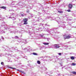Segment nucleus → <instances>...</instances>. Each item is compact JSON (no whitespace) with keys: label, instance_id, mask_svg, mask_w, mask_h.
<instances>
[{"label":"nucleus","instance_id":"46","mask_svg":"<svg viewBox=\"0 0 76 76\" xmlns=\"http://www.w3.org/2000/svg\"><path fill=\"white\" fill-rule=\"evenodd\" d=\"M1 38L2 39H4V38L3 37L1 36Z\"/></svg>","mask_w":76,"mask_h":76},{"label":"nucleus","instance_id":"31","mask_svg":"<svg viewBox=\"0 0 76 76\" xmlns=\"http://www.w3.org/2000/svg\"><path fill=\"white\" fill-rule=\"evenodd\" d=\"M22 31H18L17 32H19V33H22Z\"/></svg>","mask_w":76,"mask_h":76},{"label":"nucleus","instance_id":"59","mask_svg":"<svg viewBox=\"0 0 76 76\" xmlns=\"http://www.w3.org/2000/svg\"><path fill=\"white\" fill-rule=\"evenodd\" d=\"M53 32V33L55 32V33H57V32H55L54 31Z\"/></svg>","mask_w":76,"mask_h":76},{"label":"nucleus","instance_id":"48","mask_svg":"<svg viewBox=\"0 0 76 76\" xmlns=\"http://www.w3.org/2000/svg\"><path fill=\"white\" fill-rule=\"evenodd\" d=\"M9 11L10 12H11V11H13V10H9Z\"/></svg>","mask_w":76,"mask_h":76},{"label":"nucleus","instance_id":"43","mask_svg":"<svg viewBox=\"0 0 76 76\" xmlns=\"http://www.w3.org/2000/svg\"><path fill=\"white\" fill-rule=\"evenodd\" d=\"M23 50H26L27 49V48H25L24 49H23Z\"/></svg>","mask_w":76,"mask_h":76},{"label":"nucleus","instance_id":"26","mask_svg":"<svg viewBox=\"0 0 76 76\" xmlns=\"http://www.w3.org/2000/svg\"><path fill=\"white\" fill-rule=\"evenodd\" d=\"M32 54L33 55H35V56H36L37 54V53H32Z\"/></svg>","mask_w":76,"mask_h":76},{"label":"nucleus","instance_id":"63","mask_svg":"<svg viewBox=\"0 0 76 76\" xmlns=\"http://www.w3.org/2000/svg\"><path fill=\"white\" fill-rule=\"evenodd\" d=\"M34 12H36V10H34Z\"/></svg>","mask_w":76,"mask_h":76},{"label":"nucleus","instance_id":"8","mask_svg":"<svg viewBox=\"0 0 76 76\" xmlns=\"http://www.w3.org/2000/svg\"><path fill=\"white\" fill-rule=\"evenodd\" d=\"M68 7L69 9H72V7H73V5H72L71 4H69Z\"/></svg>","mask_w":76,"mask_h":76},{"label":"nucleus","instance_id":"23","mask_svg":"<svg viewBox=\"0 0 76 76\" xmlns=\"http://www.w3.org/2000/svg\"><path fill=\"white\" fill-rule=\"evenodd\" d=\"M38 16H39V15H37L36 16V17H35V18H38V19H41V18H40V17H38Z\"/></svg>","mask_w":76,"mask_h":76},{"label":"nucleus","instance_id":"47","mask_svg":"<svg viewBox=\"0 0 76 76\" xmlns=\"http://www.w3.org/2000/svg\"><path fill=\"white\" fill-rule=\"evenodd\" d=\"M15 51H20V50H15Z\"/></svg>","mask_w":76,"mask_h":76},{"label":"nucleus","instance_id":"6","mask_svg":"<svg viewBox=\"0 0 76 76\" xmlns=\"http://www.w3.org/2000/svg\"><path fill=\"white\" fill-rule=\"evenodd\" d=\"M53 47H54V48L57 49L60 47V46L58 44H55L53 45Z\"/></svg>","mask_w":76,"mask_h":76},{"label":"nucleus","instance_id":"14","mask_svg":"<svg viewBox=\"0 0 76 76\" xmlns=\"http://www.w3.org/2000/svg\"><path fill=\"white\" fill-rule=\"evenodd\" d=\"M1 9H6V7L4 6L1 7Z\"/></svg>","mask_w":76,"mask_h":76},{"label":"nucleus","instance_id":"7","mask_svg":"<svg viewBox=\"0 0 76 76\" xmlns=\"http://www.w3.org/2000/svg\"><path fill=\"white\" fill-rule=\"evenodd\" d=\"M20 15L21 16H22V17H23V16H26V14H24V13H23L22 12H20Z\"/></svg>","mask_w":76,"mask_h":76},{"label":"nucleus","instance_id":"21","mask_svg":"<svg viewBox=\"0 0 76 76\" xmlns=\"http://www.w3.org/2000/svg\"><path fill=\"white\" fill-rule=\"evenodd\" d=\"M72 73H73L74 75H76V72H72Z\"/></svg>","mask_w":76,"mask_h":76},{"label":"nucleus","instance_id":"53","mask_svg":"<svg viewBox=\"0 0 76 76\" xmlns=\"http://www.w3.org/2000/svg\"><path fill=\"white\" fill-rule=\"evenodd\" d=\"M46 30H49L48 28H46Z\"/></svg>","mask_w":76,"mask_h":76},{"label":"nucleus","instance_id":"1","mask_svg":"<svg viewBox=\"0 0 76 76\" xmlns=\"http://www.w3.org/2000/svg\"><path fill=\"white\" fill-rule=\"evenodd\" d=\"M19 6H25V4L22 2H19V3H18L17 4V5H16L15 7H18Z\"/></svg>","mask_w":76,"mask_h":76},{"label":"nucleus","instance_id":"16","mask_svg":"<svg viewBox=\"0 0 76 76\" xmlns=\"http://www.w3.org/2000/svg\"><path fill=\"white\" fill-rule=\"evenodd\" d=\"M59 17H56L55 18V19H56V21H58V20L59 19Z\"/></svg>","mask_w":76,"mask_h":76},{"label":"nucleus","instance_id":"45","mask_svg":"<svg viewBox=\"0 0 76 76\" xmlns=\"http://www.w3.org/2000/svg\"><path fill=\"white\" fill-rule=\"evenodd\" d=\"M68 20H69V21H71L72 20V19H68Z\"/></svg>","mask_w":76,"mask_h":76},{"label":"nucleus","instance_id":"39","mask_svg":"<svg viewBox=\"0 0 76 76\" xmlns=\"http://www.w3.org/2000/svg\"><path fill=\"white\" fill-rule=\"evenodd\" d=\"M46 39H48L47 41H49V39H50V38H47Z\"/></svg>","mask_w":76,"mask_h":76},{"label":"nucleus","instance_id":"55","mask_svg":"<svg viewBox=\"0 0 76 76\" xmlns=\"http://www.w3.org/2000/svg\"><path fill=\"white\" fill-rule=\"evenodd\" d=\"M40 14H41V13H40L39 12L38 13V15H40Z\"/></svg>","mask_w":76,"mask_h":76},{"label":"nucleus","instance_id":"64","mask_svg":"<svg viewBox=\"0 0 76 76\" xmlns=\"http://www.w3.org/2000/svg\"><path fill=\"white\" fill-rule=\"evenodd\" d=\"M28 66H30V65L29 64H28Z\"/></svg>","mask_w":76,"mask_h":76},{"label":"nucleus","instance_id":"56","mask_svg":"<svg viewBox=\"0 0 76 76\" xmlns=\"http://www.w3.org/2000/svg\"><path fill=\"white\" fill-rule=\"evenodd\" d=\"M30 8L31 9H32V7H30Z\"/></svg>","mask_w":76,"mask_h":76},{"label":"nucleus","instance_id":"9","mask_svg":"<svg viewBox=\"0 0 76 76\" xmlns=\"http://www.w3.org/2000/svg\"><path fill=\"white\" fill-rule=\"evenodd\" d=\"M11 27L10 26H7L6 27L5 29L7 30H10V29Z\"/></svg>","mask_w":76,"mask_h":76},{"label":"nucleus","instance_id":"19","mask_svg":"<svg viewBox=\"0 0 76 76\" xmlns=\"http://www.w3.org/2000/svg\"><path fill=\"white\" fill-rule=\"evenodd\" d=\"M14 38H15V39H19V38L18 36H15V37Z\"/></svg>","mask_w":76,"mask_h":76},{"label":"nucleus","instance_id":"61","mask_svg":"<svg viewBox=\"0 0 76 76\" xmlns=\"http://www.w3.org/2000/svg\"><path fill=\"white\" fill-rule=\"evenodd\" d=\"M9 39H11V38H9Z\"/></svg>","mask_w":76,"mask_h":76},{"label":"nucleus","instance_id":"33","mask_svg":"<svg viewBox=\"0 0 76 76\" xmlns=\"http://www.w3.org/2000/svg\"><path fill=\"white\" fill-rule=\"evenodd\" d=\"M47 38H46L45 37H42V39H47Z\"/></svg>","mask_w":76,"mask_h":76},{"label":"nucleus","instance_id":"51","mask_svg":"<svg viewBox=\"0 0 76 76\" xmlns=\"http://www.w3.org/2000/svg\"><path fill=\"white\" fill-rule=\"evenodd\" d=\"M73 54V53H70V54Z\"/></svg>","mask_w":76,"mask_h":76},{"label":"nucleus","instance_id":"34","mask_svg":"<svg viewBox=\"0 0 76 76\" xmlns=\"http://www.w3.org/2000/svg\"><path fill=\"white\" fill-rule=\"evenodd\" d=\"M21 73H23V74H25V73L24 72V71H22Z\"/></svg>","mask_w":76,"mask_h":76},{"label":"nucleus","instance_id":"24","mask_svg":"<svg viewBox=\"0 0 76 76\" xmlns=\"http://www.w3.org/2000/svg\"><path fill=\"white\" fill-rule=\"evenodd\" d=\"M11 33H14V34H16V33L17 32L16 31H11L10 32Z\"/></svg>","mask_w":76,"mask_h":76},{"label":"nucleus","instance_id":"44","mask_svg":"<svg viewBox=\"0 0 76 76\" xmlns=\"http://www.w3.org/2000/svg\"><path fill=\"white\" fill-rule=\"evenodd\" d=\"M7 61H8V62H10V59H8Z\"/></svg>","mask_w":76,"mask_h":76},{"label":"nucleus","instance_id":"10","mask_svg":"<svg viewBox=\"0 0 76 76\" xmlns=\"http://www.w3.org/2000/svg\"><path fill=\"white\" fill-rule=\"evenodd\" d=\"M57 29H58V27L56 28H52L50 29V31H55Z\"/></svg>","mask_w":76,"mask_h":76},{"label":"nucleus","instance_id":"50","mask_svg":"<svg viewBox=\"0 0 76 76\" xmlns=\"http://www.w3.org/2000/svg\"><path fill=\"white\" fill-rule=\"evenodd\" d=\"M24 58H26H26H27V57L26 56H25V57H24Z\"/></svg>","mask_w":76,"mask_h":76},{"label":"nucleus","instance_id":"15","mask_svg":"<svg viewBox=\"0 0 76 76\" xmlns=\"http://www.w3.org/2000/svg\"><path fill=\"white\" fill-rule=\"evenodd\" d=\"M70 58L71 60H74L75 59V57L71 56L70 57Z\"/></svg>","mask_w":76,"mask_h":76},{"label":"nucleus","instance_id":"60","mask_svg":"<svg viewBox=\"0 0 76 76\" xmlns=\"http://www.w3.org/2000/svg\"><path fill=\"white\" fill-rule=\"evenodd\" d=\"M60 22L61 23H63V22Z\"/></svg>","mask_w":76,"mask_h":76},{"label":"nucleus","instance_id":"42","mask_svg":"<svg viewBox=\"0 0 76 76\" xmlns=\"http://www.w3.org/2000/svg\"><path fill=\"white\" fill-rule=\"evenodd\" d=\"M4 63H3V62H1V64L2 65H3V64Z\"/></svg>","mask_w":76,"mask_h":76},{"label":"nucleus","instance_id":"22","mask_svg":"<svg viewBox=\"0 0 76 76\" xmlns=\"http://www.w3.org/2000/svg\"><path fill=\"white\" fill-rule=\"evenodd\" d=\"M30 37H31V38H34V35H33V34H32L30 35Z\"/></svg>","mask_w":76,"mask_h":76},{"label":"nucleus","instance_id":"62","mask_svg":"<svg viewBox=\"0 0 76 76\" xmlns=\"http://www.w3.org/2000/svg\"><path fill=\"white\" fill-rule=\"evenodd\" d=\"M34 25H37V24H34Z\"/></svg>","mask_w":76,"mask_h":76},{"label":"nucleus","instance_id":"27","mask_svg":"<svg viewBox=\"0 0 76 76\" xmlns=\"http://www.w3.org/2000/svg\"><path fill=\"white\" fill-rule=\"evenodd\" d=\"M59 13H63V11H58Z\"/></svg>","mask_w":76,"mask_h":76},{"label":"nucleus","instance_id":"13","mask_svg":"<svg viewBox=\"0 0 76 76\" xmlns=\"http://www.w3.org/2000/svg\"><path fill=\"white\" fill-rule=\"evenodd\" d=\"M15 49L14 48H10V51L11 52H13V50Z\"/></svg>","mask_w":76,"mask_h":76},{"label":"nucleus","instance_id":"58","mask_svg":"<svg viewBox=\"0 0 76 76\" xmlns=\"http://www.w3.org/2000/svg\"><path fill=\"white\" fill-rule=\"evenodd\" d=\"M60 64V65H61V66H62V64Z\"/></svg>","mask_w":76,"mask_h":76},{"label":"nucleus","instance_id":"41","mask_svg":"<svg viewBox=\"0 0 76 76\" xmlns=\"http://www.w3.org/2000/svg\"><path fill=\"white\" fill-rule=\"evenodd\" d=\"M11 28H15V26H11Z\"/></svg>","mask_w":76,"mask_h":76},{"label":"nucleus","instance_id":"4","mask_svg":"<svg viewBox=\"0 0 76 76\" xmlns=\"http://www.w3.org/2000/svg\"><path fill=\"white\" fill-rule=\"evenodd\" d=\"M20 41L21 42H24V44H26L28 43V42H27L26 40L23 39H20Z\"/></svg>","mask_w":76,"mask_h":76},{"label":"nucleus","instance_id":"32","mask_svg":"<svg viewBox=\"0 0 76 76\" xmlns=\"http://www.w3.org/2000/svg\"><path fill=\"white\" fill-rule=\"evenodd\" d=\"M50 72H47L46 73L48 75H50Z\"/></svg>","mask_w":76,"mask_h":76},{"label":"nucleus","instance_id":"52","mask_svg":"<svg viewBox=\"0 0 76 76\" xmlns=\"http://www.w3.org/2000/svg\"><path fill=\"white\" fill-rule=\"evenodd\" d=\"M19 72H20V73H21V72H22V71L20 70Z\"/></svg>","mask_w":76,"mask_h":76},{"label":"nucleus","instance_id":"40","mask_svg":"<svg viewBox=\"0 0 76 76\" xmlns=\"http://www.w3.org/2000/svg\"><path fill=\"white\" fill-rule=\"evenodd\" d=\"M42 10L43 12H45V11H46V10Z\"/></svg>","mask_w":76,"mask_h":76},{"label":"nucleus","instance_id":"5","mask_svg":"<svg viewBox=\"0 0 76 76\" xmlns=\"http://www.w3.org/2000/svg\"><path fill=\"white\" fill-rule=\"evenodd\" d=\"M23 21L24 22V23H23V24H24V25L28 24V23L27 22V21H28V19L26 18H24Z\"/></svg>","mask_w":76,"mask_h":76},{"label":"nucleus","instance_id":"37","mask_svg":"<svg viewBox=\"0 0 76 76\" xmlns=\"http://www.w3.org/2000/svg\"><path fill=\"white\" fill-rule=\"evenodd\" d=\"M67 11L68 12H70V9L68 10H67Z\"/></svg>","mask_w":76,"mask_h":76},{"label":"nucleus","instance_id":"20","mask_svg":"<svg viewBox=\"0 0 76 76\" xmlns=\"http://www.w3.org/2000/svg\"><path fill=\"white\" fill-rule=\"evenodd\" d=\"M44 25H45V28L46 27H47V26H50V25H48L47 24H45Z\"/></svg>","mask_w":76,"mask_h":76},{"label":"nucleus","instance_id":"17","mask_svg":"<svg viewBox=\"0 0 76 76\" xmlns=\"http://www.w3.org/2000/svg\"><path fill=\"white\" fill-rule=\"evenodd\" d=\"M43 44H44V45H48L49 44V43L45 42L43 43Z\"/></svg>","mask_w":76,"mask_h":76},{"label":"nucleus","instance_id":"38","mask_svg":"<svg viewBox=\"0 0 76 76\" xmlns=\"http://www.w3.org/2000/svg\"><path fill=\"white\" fill-rule=\"evenodd\" d=\"M58 55H61V53H58Z\"/></svg>","mask_w":76,"mask_h":76},{"label":"nucleus","instance_id":"29","mask_svg":"<svg viewBox=\"0 0 76 76\" xmlns=\"http://www.w3.org/2000/svg\"><path fill=\"white\" fill-rule=\"evenodd\" d=\"M38 35L40 37H43V35H42V34H39Z\"/></svg>","mask_w":76,"mask_h":76},{"label":"nucleus","instance_id":"3","mask_svg":"<svg viewBox=\"0 0 76 76\" xmlns=\"http://www.w3.org/2000/svg\"><path fill=\"white\" fill-rule=\"evenodd\" d=\"M70 38V36L69 35H64V39H69V38Z\"/></svg>","mask_w":76,"mask_h":76},{"label":"nucleus","instance_id":"30","mask_svg":"<svg viewBox=\"0 0 76 76\" xmlns=\"http://www.w3.org/2000/svg\"><path fill=\"white\" fill-rule=\"evenodd\" d=\"M12 19H13V20H15L16 18H15L14 17H12Z\"/></svg>","mask_w":76,"mask_h":76},{"label":"nucleus","instance_id":"49","mask_svg":"<svg viewBox=\"0 0 76 76\" xmlns=\"http://www.w3.org/2000/svg\"><path fill=\"white\" fill-rule=\"evenodd\" d=\"M50 73H50V74H52L53 73V72H52V71H51V72H50Z\"/></svg>","mask_w":76,"mask_h":76},{"label":"nucleus","instance_id":"57","mask_svg":"<svg viewBox=\"0 0 76 76\" xmlns=\"http://www.w3.org/2000/svg\"><path fill=\"white\" fill-rule=\"evenodd\" d=\"M17 71H18V72H19V71H20V70H19V69H17Z\"/></svg>","mask_w":76,"mask_h":76},{"label":"nucleus","instance_id":"36","mask_svg":"<svg viewBox=\"0 0 76 76\" xmlns=\"http://www.w3.org/2000/svg\"><path fill=\"white\" fill-rule=\"evenodd\" d=\"M43 48V47H40L39 48V49L40 50H41V49H42V48Z\"/></svg>","mask_w":76,"mask_h":76},{"label":"nucleus","instance_id":"35","mask_svg":"<svg viewBox=\"0 0 76 76\" xmlns=\"http://www.w3.org/2000/svg\"><path fill=\"white\" fill-rule=\"evenodd\" d=\"M63 26V25L61 24L59 26V27H62Z\"/></svg>","mask_w":76,"mask_h":76},{"label":"nucleus","instance_id":"11","mask_svg":"<svg viewBox=\"0 0 76 76\" xmlns=\"http://www.w3.org/2000/svg\"><path fill=\"white\" fill-rule=\"evenodd\" d=\"M54 60H55V62H56V61H58V62H59V61H60V58H57L55 59H54Z\"/></svg>","mask_w":76,"mask_h":76},{"label":"nucleus","instance_id":"54","mask_svg":"<svg viewBox=\"0 0 76 76\" xmlns=\"http://www.w3.org/2000/svg\"><path fill=\"white\" fill-rule=\"evenodd\" d=\"M9 18H12V17H9Z\"/></svg>","mask_w":76,"mask_h":76},{"label":"nucleus","instance_id":"25","mask_svg":"<svg viewBox=\"0 0 76 76\" xmlns=\"http://www.w3.org/2000/svg\"><path fill=\"white\" fill-rule=\"evenodd\" d=\"M76 65V64L72 63L71 64V66H75Z\"/></svg>","mask_w":76,"mask_h":76},{"label":"nucleus","instance_id":"18","mask_svg":"<svg viewBox=\"0 0 76 76\" xmlns=\"http://www.w3.org/2000/svg\"><path fill=\"white\" fill-rule=\"evenodd\" d=\"M37 64H41V62L39 61H37Z\"/></svg>","mask_w":76,"mask_h":76},{"label":"nucleus","instance_id":"12","mask_svg":"<svg viewBox=\"0 0 76 76\" xmlns=\"http://www.w3.org/2000/svg\"><path fill=\"white\" fill-rule=\"evenodd\" d=\"M0 33L1 34H3V33H5V31H4V30H0Z\"/></svg>","mask_w":76,"mask_h":76},{"label":"nucleus","instance_id":"2","mask_svg":"<svg viewBox=\"0 0 76 76\" xmlns=\"http://www.w3.org/2000/svg\"><path fill=\"white\" fill-rule=\"evenodd\" d=\"M39 25V26H41V28H42V29H44V28H45V24L40 23Z\"/></svg>","mask_w":76,"mask_h":76},{"label":"nucleus","instance_id":"28","mask_svg":"<svg viewBox=\"0 0 76 76\" xmlns=\"http://www.w3.org/2000/svg\"><path fill=\"white\" fill-rule=\"evenodd\" d=\"M9 68H10V69H15V70H16V68H13L12 67H9Z\"/></svg>","mask_w":76,"mask_h":76}]
</instances>
